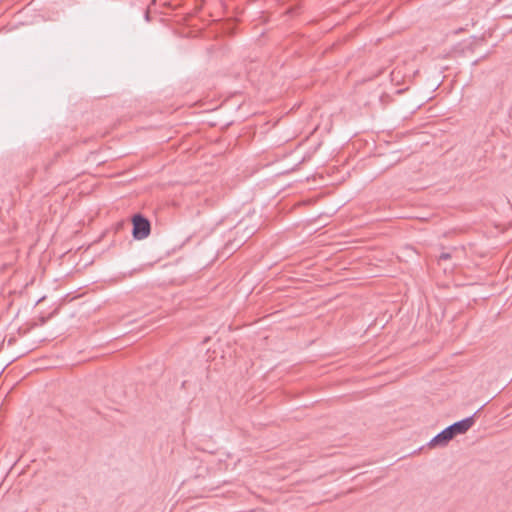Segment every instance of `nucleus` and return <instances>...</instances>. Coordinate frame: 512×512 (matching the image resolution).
<instances>
[{
  "label": "nucleus",
  "mask_w": 512,
  "mask_h": 512,
  "mask_svg": "<svg viewBox=\"0 0 512 512\" xmlns=\"http://www.w3.org/2000/svg\"><path fill=\"white\" fill-rule=\"evenodd\" d=\"M153 2H155L156 0H152Z\"/></svg>",
  "instance_id": "nucleus-4"
},
{
  "label": "nucleus",
  "mask_w": 512,
  "mask_h": 512,
  "mask_svg": "<svg viewBox=\"0 0 512 512\" xmlns=\"http://www.w3.org/2000/svg\"><path fill=\"white\" fill-rule=\"evenodd\" d=\"M450 258V254L449 253H442L440 255V259L442 260H446V259H449Z\"/></svg>",
  "instance_id": "nucleus-3"
},
{
  "label": "nucleus",
  "mask_w": 512,
  "mask_h": 512,
  "mask_svg": "<svg viewBox=\"0 0 512 512\" xmlns=\"http://www.w3.org/2000/svg\"><path fill=\"white\" fill-rule=\"evenodd\" d=\"M477 413L478 411H476L472 416L457 421L451 424L450 426L446 427L444 430H442L440 433H438L430 440L429 445L431 447H435L438 445L445 446L449 443L450 440L454 438V436L466 433L474 425L475 416L477 415Z\"/></svg>",
  "instance_id": "nucleus-1"
},
{
  "label": "nucleus",
  "mask_w": 512,
  "mask_h": 512,
  "mask_svg": "<svg viewBox=\"0 0 512 512\" xmlns=\"http://www.w3.org/2000/svg\"><path fill=\"white\" fill-rule=\"evenodd\" d=\"M133 230L132 235L137 240L145 239L149 236L151 225L148 219L137 214L132 219Z\"/></svg>",
  "instance_id": "nucleus-2"
}]
</instances>
